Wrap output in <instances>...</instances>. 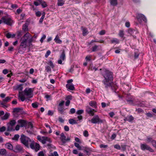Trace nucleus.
Instances as JSON below:
<instances>
[{"mask_svg": "<svg viewBox=\"0 0 156 156\" xmlns=\"http://www.w3.org/2000/svg\"><path fill=\"white\" fill-rule=\"evenodd\" d=\"M91 55H87L85 58V59L87 61H90L91 60Z\"/></svg>", "mask_w": 156, "mask_h": 156, "instance_id": "obj_45", "label": "nucleus"}, {"mask_svg": "<svg viewBox=\"0 0 156 156\" xmlns=\"http://www.w3.org/2000/svg\"><path fill=\"white\" fill-rule=\"evenodd\" d=\"M64 4V1L63 0H58V6H62Z\"/></svg>", "mask_w": 156, "mask_h": 156, "instance_id": "obj_39", "label": "nucleus"}, {"mask_svg": "<svg viewBox=\"0 0 156 156\" xmlns=\"http://www.w3.org/2000/svg\"><path fill=\"white\" fill-rule=\"evenodd\" d=\"M20 137V136L18 134H16L14 135V137L12 138V140L18 141Z\"/></svg>", "mask_w": 156, "mask_h": 156, "instance_id": "obj_42", "label": "nucleus"}, {"mask_svg": "<svg viewBox=\"0 0 156 156\" xmlns=\"http://www.w3.org/2000/svg\"><path fill=\"white\" fill-rule=\"evenodd\" d=\"M31 37V34L28 32L27 33L24 34L23 37V40L27 42V41L28 40L29 38Z\"/></svg>", "mask_w": 156, "mask_h": 156, "instance_id": "obj_17", "label": "nucleus"}, {"mask_svg": "<svg viewBox=\"0 0 156 156\" xmlns=\"http://www.w3.org/2000/svg\"><path fill=\"white\" fill-rule=\"evenodd\" d=\"M16 121L14 119H13L12 120H11L9 123H8V124H9L10 125H11L12 126H14V125L16 124Z\"/></svg>", "mask_w": 156, "mask_h": 156, "instance_id": "obj_41", "label": "nucleus"}, {"mask_svg": "<svg viewBox=\"0 0 156 156\" xmlns=\"http://www.w3.org/2000/svg\"><path fill=\"white\" fill-rule=\"evenodd\" d=\"M42 6L43 8H45L47 6L46 2L44 1L42 2L41 3Z\"/></svg>", "mask_w": 156, "mask_h": 156, "instance_id": "obj_51", "label": "nucleus"}, {"mask_svg": "<svg viewBox=\"0 0 156 156\" xmlns=\"http://www.w3.org/2000/svg\"><path fill=\"white\" fill-rule=\"evenodd\" d=\"M11 7L13 9H16L18 8V5L16 4H12L11 5Z\"/></svg>", "mask_w": 156, "mask_h": 156, "instance_id": "obj_62", "label": "nucleus"}, {"mask_svg": "<svg viewBox=\"0 0 156 156\" xmlns=\"http://www.w3.org/2000/svg\"><path fill=\"white\" fill-rule=\"evenodd\" d=\"M89 105L91 107L96 108L97 107L96 102L94 101H90L89 103Z\"/></svg>", "mask_w": 156, "mask_h": 156, "instance_id": "obj_21", "label": "nucleus"}, {"mask_svg": "<svg viewBox=\"0 0 156 156\" xmlns=\"http://www.w3.org/2000/svg\"><path fill=\"white\" fill-rule=\"evenodd\" d=\"M47 146L48 147V148L50 149H55V147L50 144H47Z\"/></svg>", "mask_w": 156, "mask_h": 156, "instance_id": "obj_40", "label": "nucleus"}, {"mask_svg": "<svg viewBox=\"0 0 156 156\" xmlns=\"http://www.w3.org/2000/svg\"><path fill=\"white\" fill-rule=\"evenodd\" d=\"M140 53L138 50L134 52V58L135 59H136L137 58L139 57Z\"/></svg>", "mask_w": 156, "mask_h": 156, "instance_id": "obj_38", "label": "nucleus"}, {"mask_svg": "<svg viewBox=\"0 0 156 156\" xmlns=\"http://www.w3.org/2000/svg\"><path fill=\"white\" fill-rule=\"evenodd\" d=\"M88 121L91 122L93 124H99L103 122V120L100 118L98 115H94L92 119L91 120H89Z\"/></svg>", "mask_w": 156, "mask_h": 156, "instance_id": "obj_4", "label": "nucleus"}, {"mask_svg": "<svg viewBox=\"0 0 156 156\" xmlns=\"http://www.w3.org/2000/svg\"><path fill=\"white\" fill-rule=\"evenodd\" d=\"M153 139L152 138L150 137L149 136L147 137V141L148 142H152V141L153 140Z\"/></svg>", "mask_w": 156, "mask_h": 156, "instance_id": "obj_60", "label": "nucleus"}, {"mask_svg": "<svg viewBox=\"0 0 156 156\" xmlns=\"http://www.w3.org/2000/svg\"><path fill=\"white\" fill-rule=\"evenodd\" d=\"M20 139L21 142L27 148H29V143L31 142L30 147L31 149L34 150L36 152L40 150V146L39 144L35 143L34 140L31 141L30 138L24 135H21Z\"/></svg>", "mask_w": 156, "mask_h": 156, "instance_id": "obj_1", "label": "nucleus"}, {"mask_svg": "<svg viewBox=\"0 0 156 156\" xmlns=\"http://www.w3.org/2000/svg\"><path fill=\"white\" fill-rule=\"evenodd\" d=\"M83 135L85 137H88L89 136V134L88 131L87 130L84 131L83 132Z\"/></svg>", "mask_w": 156, "mask_h": 156, "instance_id": "obj_48", "label": "nucleus"}, {"mask_svg": "<svg viewBox=\"0 0 156 156\" xmlns=\"http://www.w3.org/2000/svg\"><path fill=\"white\" fill-rule=\"evenodd\" d=\"M74 145L75 146L77 147L79 150H81V147L80 146L79 144L77 143H75Z\"/></svg>", "mask_w": 156, "mask_h": 156, "instance_id": "obj_43", "label": "nucleus"}, {"mask_svg": "<svg viewBox=\"0 0 156 156\" xmlns=\"http://www.w3.org/2000/svg\"><path fill=\"white\" fill-rule=\"evenodd\" d=\"M26 41L22 40L20 45V48H25L26 46Z\"/></svg>", "mask_w": 156, "mask_h": 156, "instance_id": "obj_29", "label": "nucleus"}, {"mask_svg": "<svg viewBox=\"0 0 156 156\" xmlns=\"http://www.w3.org/2000/svg\"><path fill=\"white\" fill-rule=\"evenodd\" d=\"M58 110L61 114L63 113L65 109L62 107H58Z\"/></svg>", "mask_w": 156, "mask_h": 156, "instance_id": "obj_35", "label": "nucleus"}, {"mask_svg": "<svg viewBox=\"0 0 156 156\" xmlns=\"http://www.w3.org/2000/svg\"><path fill=\"white\" fill-rule=\"evenodd\" d=\"M48 66H45V69L47 72H51V68H54L55 66L53 62L51 60H49L47 62Z\"/></svg>", "mask_w": 156, "mask_h": 156, "instance_id": "obj_7", "label": "nucleus"}, {"mask_svg": "<svg viewBox=\"0 0 156 156\" xmlns=\"http://www.w3.org/2000/svg\"><path fill=\"white\" fill-rule=\"evenodd\" d=\"M23 85L22 84H20L18 85H17L16 86V89H17L20 91H21L23 89Z\"/></svg>", "mask_w": 156, "mask_h": 156, "instance_id": "obj_36", "label": "nucleus"}, {"mask_svg": "<svg viewBox=\"0 0 156 156\" xmlns=\"http://www.w3.org/2000/svg\"><path fill=\"white\" fill-rule=\"evenodd\" d=\"M137 18L139 20H142L145 23L147 22V20L146 18L143 14L138 13L137 15Z\"/></svg>", "mask_w": 156, "mask_h": 156, "instance_id": "obj_12", "label": "nucleus"}, {"mask_svg": "<svg viewBox=\"0 0 156 156\" xmlns=\"http://www.w3.org/2000/svg\"><path fill=\"white\" fill-rule=\"evenodd\" d=\"M60 139L62 142L64 144L65 143L66 141L70 140V138L69 137L66 138V137L63 133H62L61 134Z\"/></svg>", "mask_w": 156, "mask_h": 156, "instance_id": "obj_11", "label": "nucleus"}, {"mask_svg": "<svg viewBox=\"0 0 156 156\" xmlns=\"http://www.w3.org/2000/svg\"><path fill=\"white\" fill-rule=\"evenodd\" d=\"M121 147L123 151H124L126 150V145L125 144H122L121 145Z\"/></svg>", "mask_w": 156, "mask_h": 156, "instance_id": "obj_58", "label": "nucleus"}, {"mask_svg": "<svg viewBox=\"0 0 156 156\" xmlns=\"http://www.w3.org/2000/svg\"><path fill=\"white\" fill-rule=\"evenodd\" d=\"M7 131H12L15 130L13 128V126L7 123Z\"/></svg>", "mask_w": 156, "mask_h": 156, "instance_id": "obj_23", "label": "nucleus"}, {"mask_svg": "<svg viewBox=\"0 0 156 156\" xmlns=\"http://www.w3.org/2000/svg\"><path fill=\"white\" fill-rule=\"evenodd\" d=\"M140 147L143 150H147L151 152H153V150L148 145L146 144H140Z\"/></svg>", "mask_w": 156, "mask_h": 156, "instance_id": "obj_10", "label": "nucleus"}, {"mask_svg": "<svg viewBox=\"0 0 156 156\" xmlns=\"http://www.w3.org/2000/svg\"><path fill=\"white\" fill-rule=\"evenodd\" d=\"M46 141H48L50 143L52 142V140L50 138L48 137L44 136H42L41 142L43 144H44L46 143Z\"/></svg>", "mask_w": 156, "mask_h": 156, "instance_id": "obj_13", "label": "nucleus"}, {"mask_svg": "<svg viewBox=\"0 0 156 156\" xmlns=\"http://www.w3.org/2000/svg\"><path fill=\"white\" fill-rule=\"evenodd\" d=\"M76 112V110L74 108H72L70 109L69 112L70 114H73L75 113Z\"/></svg>", "mask_w": 156, "mask_h": 156, "instance_id": "obj_50", "label": "nucleus"}, {"mask_svg": "<svg viewBox=\"0 0 156 156\" xmlns=\"http://www.w3.org/2000/svg\"><path fill=\"white\" fill-rule=\"evenodd\" d=\"M34 89L31 88H26L23 91L19 92V97L22 101L25 99V96L30 98L33 97Z\"/></svg>", "mask_w": 156, "mask_h": 156, "instance_id": "obj_3", "label": "nucleus"}, {"mask_svg": "<svg viewBox=\"0 0 156 156\" xmlns=\"http://www.w3.org/2000/svg\"><path fill=\"white\" fill-rule=\"evenodd\" d=\"M85 112L90 116H93L94 115V113L97 112V111L87 106L86 107Z\"/></svg>", "mask_w": 156, "mask_h": 156, "instance_id": "obj_9", "label": "nucleus"}, {"mask_svg": "<svg viewBox=\"0 0 156 156\" xmlns=\"http://www.w3.org/2000/svg\"><path fill=\"white\" fill-rule=\"evenodd\" d=\"M10 115V114L9 113L7 112H6L3 116L1 117V118L2 120L7 119L9 118Z\"/></svg>", "mask_w": 156, "mask_h": 156, "instance_id": "obj_20", "label": "nucleus"}, {"mask_svg": "<svg viewBox=\"0 0 156 156\" xmlns=\"http://www.w3.org/2000/svg\"><path fill=\"white\" fill-rule=\"evenodd\" d=\"M110 3L112 5H116L118 3L117 1V0H111Z\"/></svg>", "mask_w": 156, "mask_h": 156, "instance_id": "obj_37", "label": "nucleus"}, {"mask_svg": "<svg viewBox=\"0 0 156 156\" xmlns=\"http://www.w3.org/2000/svg\"><path fill=\"white\" fill-rule=\"evenodd\" d=\"M6 103H5L2 101H0V105H2V107H3L4 108H6L8 107V106L7 105H5V104Z\"/></svg>", "mask_w": 156, "mask_h": 156, "instance_id": "obj_46", "label": "nucleus"}, {"mask_svg": "<svg viewBox=\"0 0 156 156\" xmlns=\"http://www.w3.org/2000/svg\"><path fill=\"white\" fill-rule=\"evenodd\" d=\"M12 98L11 97H7L5 99H3L2 101L6 103L7 102L9 101Z\"/></svg>", "mask_w": 156, "mask_h": 156, "instance_id": "obj_31", "label": "nucleus"}, {"mask_svg": "<svg viewBox=\"0 0 156 156\" xmlns=\"http://www.w3.org/2000/svg\"><path fill=\"white\" fill-rule=\"evenodd\" d=\"M23 35L21 31H18L17 32V36L18 37H20Z\"/></svg>", "mask_w": 156, "mask_h": 156, "instance_id": "obj_59", "label": "nucleus"}, {"mask_svg": "<svg viewBox=\"0 0 156 156\" xmlns=\"http://www.w3.org/2000/svg\"><path fill=\"white\" fill-rule=\"evenodd\" d=\"M102 75L104 78L102 82L106 90H108V88L111 87L113 90V87L110 82L113 81V79L112 73L108 70L105 69L102 73Z\"/></svg>", "mask_w": 156, "mask_h": 156, "instance_id": "obj_2", "label": "nucleus"}, {"mask_svg": "<svg viewBox=\"0 0 156 156\" xmlns=\"http://www.w3.org/2000/svg\"><path fill=\"white\" fill-rule=\"evenodd\" d=\"M154 114L153 113V114H152L151 113H147L146 114V115L147 116H148V117H152L153 116V115Z\"/></svg>", "mask_w": 156, "mask_h": 156, "instance_id": "obj_61", "label": "nucleus"}, {"mask_svg": "<svg viewBox=\"0 0 156 156\" xmlns=\"http://www.w3.org/2000/svg\"><path fill=\"white\" fill-rule=\"evenodd\" d=\"M114 148L118 150H120L121 148V146L118 144H116L114 146Z\"/></svg>", "mask_w": 156, "mask_h": 156, "instance_id": "obj_52", "label": "nucleus"}, {"mask_svg": "<svg viewBox=\"0 0 156 156\" xmlns=\"http://www.w3.org/2000/svg\"><path fill=\"white\" fill-rule=\"evenodd\" d=\"M66 87L69 90H73L75 89L74 85L73 84H67L66 85Z\"/></svg>", "mask_w": 156, "mask_h": 156, "instance_id": "obj_18", "label": "nucleus"}, {"mask_svg": "<svg viewBox=\"0 0 156 156\" xmlns=\"http://www.w3.org/2000/svg\"><path fill=\"white\" fill-rule=\"evenodd\" d=\"M51 54V51H50V50H48L46 54H45V58H47L48 56L50 55V54Z\"/></svg>", "mask_w": 156, "mask_h": 156, "instance_id": "obj_55", "label": "nucleus"}, {"mask_svg": "<svg viewBox=\"0 0 156 156\" xmlns=\"http://www.w3.org/2000/svg\"><path fill=\"white\" fill-rule=\"evenodd\" d=\"M136 111H137V112L138 113H140L144 112V110L142 109L141 108H138L137 109H136Z\"/></svg>", "mask_w": 156, "mask_h": 156, "instance_id": "obj_47", "label": "nucleus"}, {"mask_svg": "<svg viewBox=\"0 0 156 156\" xmlns=\"http://www.w3.org/2000/svg\"><path fill=\"white\" fill-rule=\"evenodd\" d=\"M23 148L20 145H17L16 146L14 151L16 152H20L23 151Z\"/></svg>", "mask_w": 156, "mask_h": 156, "instance_id": "obj_16", "label": "nucleus"}, {"mask_svg": "<svg viewBox=\"0 0 156 156\" xmlns=\"http://www.w3.org/2000/svg\"><path fill=\"white\" fill-rule=\"evenodd\" d=\"M20 109L19 108H15L13 109V112H19Z\"/></svg>", "mask_w": 156, "mask_h": 156, "instance_id": "obj_64", "label": "nucleus"}, {"mask_svg": "<svg viewBox=\"0 0 156 156\" xmlns=\"http://www.w3.org/2000/svg\"><path fill=\"white\" fill-rule=\"evenodd\" d=\"M111 43H115V44H119V40L117 38H113L111 40Z\"/></svg>", "mask_w": 156, "mask_h": 156, "instance_id": "obj_28", "label": "nucleus"}, {"mask_svg": "<svg viewBox=\"0 0 156 156\" xmlns=\"http://www.w3.org/2000/svg\"><path fill=\"white\" fill-rule=\"evenodd\" d=\"M28 24L27 23H25L23 26L22 27V30L24 31H26L28 30Z\"/></svg>", "mask_w": 156, "mask_h": 156, "instance_id": "obj_32", "label": "nucleus"}, {"mask_svg": "<svg viewBox=\"0 0 156 156\" xmlns=\"http://www.w3.org/2000/svg\"><path fill=\"white\" fill-rule=\"evenodd\" d=\"M75 141L76 142L80 144H81V140L78 137H75Z\"/></svg>", "mask_w": 156, "mask_h": 156, "instance_id": "obj_54", "label": "nucleus"}, {"mask_svg": "<svg viewBox=\"0 0 156 156\" xmlns=\"http://www.w3.org/2000/svg\"><path fill=\"white\" fill-rule=\"evenodd\" d=\"M82 30L83 31V36H85L87 35L88 33V32L87 29L85 27H82Z\"/></svg>", "mask_w": 156, "mask_h": 156, "instance_id": "obj_27", "label": "nucleus"}, {"mask_svg": "<svg viewBox=\"0 0 156 156\" xmlns=\"http://www.w3.org/2000/svg\"><path fill=\"white\" fill-rule=\"evenodd\" d=\"M135 105H137L139 107H143L144 106V105L143 102H140L137 100V102L136 103V104Z\"/></svg>", "mask_w": 156, "mask_h": 156, "instance_id": "obj_33", "label": "nucleus"}, {"mask_svg": "<svg viewBox=\"0 0 156 156\" xmlns=\"http://www.w3.org/2000/svg\"><path fill=\"white\" fill-rule=\"evenodd\" d=\"M119 35L121 37L123 38L124 37V33L123 30H120L119 33Z\"/></svg>", "mask_w": 156, "mask_h": 156, "instance_id": "obj_49", "label": "nucleus"}, {"mask_svg": "<svg viewBox=\"0 0 156 156\" xmlns=\"http://www.w3.org/2000/svg\"><path fill=\"white\" fill-rule=\"evenodd\" d=\"M5 147L8 149L12 150L13 149V146L12 144L10 143H7L5 144Z\"/></svg>", "mask_w": 156, "mask_h": 156, "instance_id": "obj_26", "label": "nucleus"}, {"mask_svg": "<svg viewBox=\"0 0 156 156\" xmlns=\"http://www.w3.org/2000/svg\"><path fill=\"white\" fill-rule=\"evenodd\" d=\"M50 156H58V154L56 151H54L53 154H51Z\"/></svg>", "mask_w": 156, "mask_h": 156, "instance_id": "obj_56", "label": "nucleus"}, {"mask_svg": "<svg viewBox=\"0 0 156 156\" xmlns=\"http://www.w3.org/2000/svg\"><path fill=\"white\" fill-rule=\"evenodd\" d=\"M18 122L20 126V127H23L26 126L27 125L26 121L23 119H19L18 121Z\"/></svg>", "mask_w": 156, "mask_h": 156, "instance_id": "obj_14", "label": "nucleus"}, {"mask_svg": "<svg viewBox=\"0 0 156 156\" xmlns=\"http://www.w3.org/2000/svg\"><path fill=\"white\" fill-rule=\"evenodd\" d=\"M33 126L31 122H29L28 124V127L32 129L33 128Z\"/></svg>", "mask_w": 156, "mask_h": 156, "instance_id": "obj_57", "label": "nucleus"}, {"mask_svg": "<svg viewBox=\"0 0 156 156\" xmlns=\"http://www.w3.org/2000/svg\"><path fill=\"white\" fill-rule=\"evenodd\" d=\"M69 123L72 125L74 124H77V121L73 119H70L69 120Z\"/></svg>", "mask_w": 156, "mask_h": 156, "instance_id": "obj_30", "label": "nucleus"}, {"mask_svg": "<svg viewBox=\"0 0 156 156\" xmlns=\"http://www.w3.org/2000/svg\"><path fill=\"white\" fill-rule=\"evenodd\" d=\"M84 151L87 154L89 155L90 154L91 152H92V150L89 148H85L84 150Z\"/></svg>", "mask_w": 156, "mask_h": 156, "instance_id": "obj_24", "label": "nucleus"}, {"mask_svg": "<svg viewBox=\"0 0 156 156\" xmlns=\"http://www.w3.org/2000/svg\"><path fill=\"white\" fill-rule=\"evenodd\" d=\"M134 119V118L132 115H129L125 117L124 120L125 121H128L129 122H131Z\"/></svg>", "mask_w": 156, "mask_h": 156, "instance_id": "obj_15", "label": "nucleus"}, {"mask_svg": "<svg viewBox=\"0 0 156 156\" xmlns=\"http://www.w3.org/2000/svg\"><path fill=\"white\" fill-rule=\"evenodd\" d=\"M137 100L133 97L132 96L126 98V100L128 104L133 105H135L136 103L137 102Z\"/></svg>", "mask_w": 156, "mask_h": 156, "instance_id": "obj_5", "label": "nucleus"}, {"mask_svg": "<svg viewBox=\"0 0 156 156\" xmlns=\"http://www.w3.org/2000/svg\"><path fill=\"white\" fill-rule=\"evenodd\" d=\"M84 112V110L83 109H81L78 110L76 112V113L78 115H80Z\"/></svg>", "mask_w": 156, "mask_h": 156, "instance_id": "obj_44", "label": "nucleus"}, {"mask_svg": "<svg viewBox=\"0 0 156 156\" xmlns=\"http://www.w3.org/2000/svg\"><path fill=\"white\" fill-rule=\"evenodd\" d=\"M60 52L61 55L58 61V64H62V61H64L66 59L65 52L64 50H61Z\"/></svg>", "mask_w": 156, "mask_h": 156, "instance_id": "obj_6", "label": "nucleus"}, {"mask_svg": "<svg viewBox=\"0 0 156 156\" xmlns=\"http://www.w3.org/2000/svg\"><path fill=\"white\" fill-rule=\"evenodd\" d=\"M32 106L34 108H37L38 107V105L37 102L33 103L32 104Z\"/></svg>", "mask_w": 156, "mask_h": 156, "instance_id": "obj_53", "label": "nucleus"}, {"mask_svg": "<svg viewBox=\"0 0 156 156\" xmlns=\"http://www.w3.org/2000/svg\"><path fill=\"white\" fill-rule=\"evenodd\" d=\"M38 156H44V154L43 152L42 151L40 152L38 154Z\"/></svg>", "mask_w": 156, "mask_h": 156, "instance_id": "obj_63", "label": "nucleus"}, {"mask_svg": "<svg viewBox=\"0 0 156 156\" xmlns=\"http://www.w3.org/2000/svg\"><path fill=\"white\" fill-rule=\"evenodd\" d=\"M2 20L3 23L9 26H11L13 22V21L10 17H3L2 18Z\"/></svg>", "mask_w": 156, "mask_h": 156, "instance_id": "obj_8", "label": "nucleus"}, {"mask_svg": "<svg viewBox=\"0 0 156 156\" xmlns=\"http://www.w3.org/2000/svg\"><path fill=\"white\" fill-rule=\"evenodd\" d=\"M128 33L131 35H132L133 37H134L135 35L133 34H136L137 32L135 30L131 28L128 30Z\"/></svg>", "mask_w": 156, "mask_h": 156, "instance_id": "obj_19", "label": "nucleus"}, {"mask_svg": "<svg viewBox=\"0 0 156 156\" xmlns=\"http://www.w3.org/2000/svg\"><path fill=\"white\" fill-rule=\"evenodd\" d=\"M5 35L7 38H9L15 37L16 35L14 34H12L10 33H5Z\"/></svg>", "mask_w": 156, "mask_h": 156, "instance_id": "obj_25", "label": "nucleus"}, {"mask_svg": "<svg viewBox=\"0 0 156 156\" xmlns=\"http://www.w3.org/2000/svg\"><path fill=\"white\" fill-rule=\"evenodd\" d=\"M7 154V151L5 149H0V154L2 156H6Z\"/></svg>", "mask_w": 156, "mask_h": 156, "instance_id": "obj_22", "label": "nucleus"}, {"mask_svg": "<svg viewBox=\"0 0 156 156\" xmlns=\"http://www.w3.org/2000/svg\"><path fill=\"white\" fill-rule=\"evenodd\" d=\"M54 40L57 43H61L62 42V41L59 39L58 35L56 36Z\"/></svg>", "mask_w": 156, "mask_h": 156, "instance_id": "obj_34", "label": "nucleus"}]
</instances>
